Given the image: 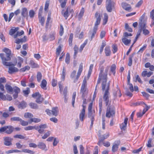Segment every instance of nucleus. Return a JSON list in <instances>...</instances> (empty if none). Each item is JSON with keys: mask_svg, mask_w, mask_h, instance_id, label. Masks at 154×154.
<instances>
[{"mask_svg": "<svg viewBox=\"0 0 154 154\" xmlns=\"http://www.w3.org/2000/svg\"><path fill=\"white\" fill-rule=\"evenodd\" d=\"M95 17L96 19V21L95 23L93 30L90 31L89 32L90 35H91V40H92L94 37L95 35L96 34L98 29V25L100 24L101 19L100 13L97 12L95 14Z\"/></svg>", "mask_w": 154, "mask_h": 154, "instance_id": "nucleus-1", "label": "nucleus"}, {"mask_svg": "<svg viewBox=\"0 0 154 154\" xmlns=\"http://www.w3.org/2000/svg\"><path fill=\"white\" fill-rule=\"evenodd\" d=\"M145 14L144 13L140 17V20L139 22V26L141 29V31H143V33L145 35H146L148 34L149 32L147 29H145L146 24V21L144 20L145 17Z\"/></svg>", "mask_w": 154, "mask_h": 154, "instance_id": "nucleus-2", "label": "nucleus"}, {"mask_svg": "<svg viewBox=\"0 0 154 154\" xmlns=\"http://www.w3.org/2000/svg\"><path fill=\"white\" fill-rule=\"evenodd\" d=\"M82 63H81L79 65V70L77 75H76V71L75 70L73 71L72 72L70 75L71 77L74 80V83H75L78 80L80 77L82 71Z\"/></svg>", "mask_w": 154, "mask_h": 154, "instance_id": "nucleus-3", "label": "nucleus"}, {"mask_svg": "<svg viewBox=\"0 0 154 154\" xmlns=\"http://www.w3.org/2000/svg\"><path fill=\"white\" fill-rule=\"evenodd\" d=\"M100 72L99 74V77L97 81V83H100V80H103V81H107V74L103 72L104 67L103 66H101L100 68Z\"/></svg>", "mask_w": 154, "mask_h": 154, "instance_id": "nucleus-4", "label": "nucleus"}, {"mask_svg": "<svg viewBox=\"0 0 154 154\" xmlns=\"http://www.w3.org/2000/svg\"><path fill=\"white\" fill-rule=\"evenodd\" d=\"M115 111L114 107H111L108 106L107 108L106 116V117L109 118L111 117L114 116Z\"/></svg>", "mask_w": 154, "mask_h": 154, "instance_id": "nucleus-5", "label": "nucleus"}, {"mask_svg": "<svg viewBox=\"0 0 154 154\" xmlns=\"http://www.w3.org/2000/svg\"><path fill=\"white\" fill-rule=\"evenodd\" d=\"M0 57L2 60V62L3 65L8 66L11 65V62H7L6 61L11 60H7V55L3 53L0 54Z\"/></svg>", "mask_w": 154, "mask_h": 154, "instance_id": "nucleus-6", "label": "nucleus"}, {"mask_svg": "<svg viewBox=\"0 0 154 154\" xmlns=\"http://www.w3.org/2000/svg\"><path fill=\"white\" fill-rule=\"evenodd\" d=\"M45 111L49 116L52 115L54 116H57L58 114L59 109L57 107H54L52 108L51 110L47 109Z\"/></svg>", "mask_w": 154, "mask_h": 154, "instance_id": "nucleus-7", "label": "nucleus"}, {"mask_svg": "<svg viewBox=\"0 0 154 154\" xmlns=\"http://www.w3.org/2000/svg\"><path fill=\"white\" fill-rule=\"evenodd\" d=\"M99 138L98 139L99 141L97 143V144L100 146H102V143L103 141V140L107 139L109 135V133H107L103 135H101L99 133L98 135Z\"/></svg>", "mask_w": 154, "mask_h": 154, "instance_id": "nucleus-8", "label": "nucleus"}, {"mask_svg": "<svg viewBox=\"0 0 154 154\" xmlns=\"http://www.w3.org/2000/svg\"><path fill=\"white\" fill-rule=\"evenodd\" d=\"M114 6V3L112 2L111 0H106V10L108 12H112Z\"/></svg>", "mask_w": 154, "mask_h": 154, "instance_id": "nucleus-9", "label": "nucleus"}, {"mask_svg": "<svg viewBox=\"0 0 154 154\" xmlns=\"http://www.w3.org/2000/svg\"><path fill=\"white\" fill-rule=\"evenodd\" d=\"M92 103H90L88 107V117L90 119H94L95 110H92Z\"/></svg>", "mask_w": 154, "mask_h": 154, "instance_id": "nucleus-10", "label": "nucleus"}, {"mask_svg": "<svg viewBox=\"0 0 154 154\" xmlns=\"http://www.w3.org/2000/svg\"><path fill=\"white\" fill-rule=\"evenodd\" d=\"M17 64V62L14 63H11V65L8 66H9L8 68V72L10 74H13L14 72H17L19 70L15 67L14 66Z\"/></svg>", "mask_w": 154, "mask_h": 154, "instance_id": "nucleus-11", "label": "nucleus"}, {"mask_svg": "<svg viewBox=\"0 0 154 154\" xmlns=\"http://www.w3.org/2000/svg\"><path fill=\"white\" fill-rule=\"evenodd\" d=\"M80 93L82 94V98H84L87 95L88 93V90L87 88V86H82Z\"/></svg>", "mask_w": 154, "mask_h": 154, "instance_id": "nucleus-12", "label": "nucleus"}, {"mask_svg": "<svg viewBox=\"0 0 154 154\" xmlns=\"http://www.w3.org/2000/svg\"><path fill=\"white\" fill-rule=\"evenodd\" d=\"M109 93L107 91H105L103 96V100L105 102L106 105L107 106L109 102Z\"/></svg>", "mask_w": 154, "mask_h": 154, "instance_id": "nucleus-13", "label": "nucleus"}, {"mask_svg": "<svg viewBox=\"0 0 154 154\" xmlns=\"http://www.w3.org/2000/svg\"><path fill=\"white\" fill-rule=\"evenodd\" d=\"M4 144L6 146H10L12 145L11 141L13 139L9 137H6L4 138Z\"/></svg>", "mask_w": 154, "mask_h": 154, "instance_id": "nucleus-14", "label": "nucleus"}, {"mask_svg": "<svg viewBox=\"0 0 154 154\" xmlns=\"http://www.w3.org/2000/svg\"><path fill=\"white\" fill-rule=\"evenodd\" d=\"M3 51L5 52L6 55H7V60H11V51L9 49L5 48L3 50Z\"/></svg>", "mask_w": 154, "mask_h": 154, "instance_id": "nucleus-15", "label": "nucleus"}, {"mask_svg": "<svg viewBox=\"0 0 154 154\" xmlns=\"http://www.w3.org/2000/svg\"><path fill=\"white\" fill-rule=\"evenodd\" d=\"M107 81H103L102 84V90L103 91H104L106 90L105 91H109V85L110 83L109 82L107 84H106Z\"/></svg>", "mask_w": 154, "mask_h": 154, "instance_id": "nucleus-16", "label": "nucleus"}, {"mask_svg": "<svg viewBox=\"0 0 154 154\" xmlns=\"http://www.w3.org/2000/svg\"><path fill=\"white\" fill-rule=\"evenodd\" d=\"M38 127V129L37 130L38 132L41 134L43 133L44 131V129H45L47 128V126L46 124H41Z\"/></svg>", "mask_w": 154, "mask_h": 154, "instance_id": "nucleus-17", "label": "nucleus"}, {"mask_svg": "<svg viewBox=\"0 0 154 154\" xmlns=\"http://www.w3.org/2000/svg\"><path fill=\"white\" fill-rule=\"evenodd\" d=\"M37 146L39 149L45 151H46L48 150L46 144L42 142H39Z\"/></svg>", "mask_w": 154, "mask_h": 154, "instance_id": "nucleus-18", "label": "nucleus"}, {"mask_svg": "<svg viewBox=\"0 0 154 154\" xmlns=\"http://www.w3.org/2000/svg\"><path fill=\"white\" fill-rule=\"evenodd\" d=\"M122 6L123 8L126 11H129L131 8L130 5L125 2H123L122 4Z\"/></svg>", "mask_w": 154, "mask_h": 154, "instance_id": "nucleus-19", "label": "nucleus"}, {"mask_svg": "<svg viewBox=\"0 0 154 154\" xmlns=\"http://www.w3.org/2000/svg\"><path fill=\"white\" fill-rule=\"evenodd\" d=\"M128 119L127 118H126L124 120V122L120 125V128L121 129L124 130L126 127Z\"/></svg>", "mask_w": 154, "mask_h": 154, "instance_id": "nucleus-20", "label": "nucleus"}, {"mask_svg": "<svg viewBox=\"0 0 154 154\" xmlns=\"http://www.w3.org/2000/svg\"><path fill=\"white\" fill-rule=\"evenodd\" d=\"M117 144H115L113 145L112 147V151L113 152H115L117 151L119 145L120 143V141L118 140L117 141Z\"/></svg>", "mask_w": 154, "mask_h": 154, "instance_id": "nucleus-21", "label": "nucleus"}, {"mask_svg": "<svg viewBox=\"0 0 154 154\" xmlns=\"http://www.w3.org/2000/svg\"><path fill=\"white\" fill-rule=\"evenodd\" d=\"M47 85V82L45 79L42 80L40 86L41 88L44 90H46L47 89L46 86Z\"/></svg>", "mask_w": 154, "mask_h": 154, "instance_id": "nucleus-22", "label": "nucleus"}, {"mask_svg": "<svg viewBox=\"0 0 154 154\" xmlns=\"http://www.w3.org/2000/svg\"><path fill=\"white\" fill-rule=\"evenodd\" d=\"M13 128L11 125L7 126L5 133L8 134H11L13 131Z\"/></svg>", "mask_w": 154, "mask_h": 154, "instance_id": "nucleus-23", "label": "nucleus"}, {"mask_svg": "<svg viewBox=\"0 0 154 154\" xmlns=\"http://www.w3.org/2000/svg\"><path fill=\"white\" fill-rule=\"evenodd\" d=\"M85 110L82 109L79 115V119L82 121H83L85 117Z\"/></svg>", "mask_w": 154, "mask_h": 154, "instance_id": "nucleus-24", "label": "nucleus"}, {"mask_svg": "<svg viewBox=\"0 0 154 154\" xmlns=\"http://www.w3.org/2000/svg\"><path fill=\"white\" fill-rule=\"evenodd\" d=\"M105 54L106 56H109L111 54V51L109 46H106L105 48Z\"/></svg>", "mask_w": 154, "mask_h": 154, "instance_id": "nucleus-25", "label": "nucleus"}, {"mask_svg": "<svg viewBox=\"0 0 154 154\" xmlns=\"http://www.w3.org/2000/svg\"><path fill=\"white\" fill-rule=\"evenodd\" d=\"M122 41L124 43V44L126 45L130 44L131 42L130 39H128L124 37L122 38Z\"/></svg>", "mask_w": 154, "mask_h": 154, "instance_id": "nucleus-26", "label": "nucleus"}, {"mask_svg": "<svg viewBox=\"0 0 154 154\" xmlns=\"http://www.w3.org/2000/svg\"><path fill=\"white\" fill-rule=\"evenodd\" d=\"M5 88L8 92H12L13 91V88L9 85L6 84L5 85Z\"/></svg>", "mask_w": 154, "mask_h": 154, "instance_id": "nucleus-27", "label": "nucleus"}, {"mask_svg": "<svg viewBox=\"0 0 154 154\" xmlns=\"http://www.w3.org/2000/svg\"><path fill=\"white\" fill-rule=\"evenodd\" d=\"M113 95L115 97H116L118 96L119 97H121L122 94L121 93L120 90L117 88L116 91L113 92Z\"/></svg>", "mask_w": 154, "mask_h": 154, "instance_id": "nucleus-28", "label": "nucleus"}, {"mask_svg": "<svg viewBox=\"0 0 154 154\" xmlns=\"http://www.w3.org/2000/svg\"><path fill=\"white\" fill-rule=\"evenodd\" d=\"M38 126H29L28 127H26L24 129L25 130L28 131L29 130H32L33 129L35 130H38Z\"/></svg>", "mask_w": 154, "mask_h": 154, "instance_id": "nucleus-29", "label": "nucleus"}, {"mask_svg": "<svg viewBox=\"0 0 154 154\" xmlns=\"http://www.w3.org/2000/svg\"><path fill=\"white\" fill-rule=\"evenodd\" d=\"M26 103L24 101L21 102L18 105V107L20 109H23L26 106Z\"/></svg>", "mask_w": 154, "mask_h": 154, "instance_id": "nucleus-30", "label": "nucleus"}, {"mask_svg": "<svg viewBox=\"0 0 154 154\" xmlns=\"http://www.w3.org/2000/svg\"><path fill=\"white\" fill-rule=\"evenodd\" d=\"M21 15L22 16L25 17L28 14L27 9L26 8H23L22 10Z\"/></svg>", "mask_w": 154, "mask_h": 154, "instance_id": "nucleus-31", "label": "nucleus"}, {"mask_svg": "<svg viewBox=\"0 0 154 154\" xmlns=\"http://www.w3.org/2000/svg\"><path fill=\"white\" fill-rule=\"evenodd\" d=\"M17 60L18 61L17 66L19 68H20L21 64L23 62V59L21 57H17Z\"/></svg>", "mask_w": 154, "mask_h": 154, "instance_id": "nucleus-32", "label": "nucleus"}, {"mask_svg": "<svg viewBox=\"0 0 154 154\" xmlns=\"http://www.w3.org/2000/svg\"><path fill=\"white\" fill-rule=\"evenodd\" d=\"M104 16L103 20V24L105 25L106 23L108 21V17L107 14L106 13H104Z\"/></svg>", "mask_w": 154, "mask_h": 154, "instance_id": "nucleus-33", "label": "nucleus"}, {"mask_svg": "<svg viewBox=\"0 0 154 154\" xmlns=\"http://www.w3.org/2000/svg\"><path fill=\"white\" fill-rule=\"evenodd\" d=\"M102 100L101 99H100L99 100V114L100 115H101V112L102 111Z\"/></svg>", "mask_w": 154, "mask_h": 154, "instance_id": "nucleus-34", "label": "nucleus"}, {"mask_svg": "<svg viewBox=\"0 0 154 154\" xmlns=\"http://www.w3.org/2000/svg\"><path fill=\"white\" fill-rule=\"evenodd\" d=\"M26 41L25 36H24L23 38L21 39H17L16 40L15 43L19 44L21 42H25Z\"/></svg>", "mask_w": 154, "mask_h": 154, "instance_id": "nucleus-35", "label": "nucleus"}, {"mask_svg": "<svg viewBox=\"0 0 154 154\" xmlns=\"http://www.w3.org/2000/svg\"><path fill=\"white\" fill-rule=\"evenodd\" d=\"M116 68V66L114 64H112L110 67V71L113 73L114 75H115V70Z\"/></svg>", "mask_w": 154, "mask_h": 154, "instance_id": "nucleus-36", "label": "nucleus"}, {"mask_svg": "<svg viewBox=\"0 0 154 154\" xmlns=\"http://www.w3.org/2000/svg\"><path fill=\"white\" fill-rule=\"evenodd\" d=\"M42 73L40 72H38L36 76L37 81L38 82H40L42 79Z\"/></svg>", "mask_w": 154, "mask_h": 154, "instance_id": "nucleus-37", "label": "nucleus"}, {"mask_svg": "<svg viewBox=\"0 0 154 154\" xmlns=\"http://www.w3.org/2000/svg\"><path fill=\"white\" fill-rule=\"evenodd\" d=\"M21 152L24 153H27L30 154H34L35 153V152L33 151L27 149H23L22 151H21Z\"/></svg>", "mask_w": 154, "mask_h": 154, "instance_id": "nucleus-38", "label": "nucleus"}, {"mask_svg": "<svg viewBox=\"0 0 154 154\" xmlns=\"http://www.w3.org/2000/svg\"><path fill=\"white\" fill-rule=\"evenodd\" d=\"M38 19L39 21L41 23V25L42 26H43L45 21L44 17L41 16H38Z\"/></svg>", "mask_w": 154, "mask_h": 154, "instance_id": "nucleus-39", "label": "nucleus"}, {"mask_svg": "<svg viewBox=\"0 0 154 154\" xmlns=\"http://www.w3.org/2000/svg\"><path fill=\"white\" fill-rule=\"evenodd\" d=\"M21 152V151L17 149H11L8 150L6 152V153L7 154L13 153L14 152L18 153Z\"/></svg>", "mask_w": 154, "mask_h": 154, "instance_id": "nucleus-40", "label": "nucleus"}, {"mask_svg": "<svg viewBox=\"0 0 154 154\" xmlns=\"http://www.w3.org/2000/svg\"><path fill=\"white\" fill-rule=\"evenodd\" d=\"M51 14H48V17L46 22V24L45 26V27L46 28H48L49 21L51 19Z\"/></svg>", "mask_w": 154, "mask_h": 154, "instance_id": "nucleus-41", "label": "nucleus"}, {"mask_svg": "<svg viewBox=\"0 0 154 154\" xmlns=\"http://www.w3.org/2000/svg\"><path fill=\"white\" fill-rule=\"evenodd\" d=\"M30 120L31 121V122L29 123H31V122H33L35 123H38L39 122L41 121V119H39L36 118H32L30 119Z\"/></svg>", "mask_w": 154, "mask_h": 154, "instance_id": "nucleus-42", "label": "nucleus"}, {"mask_svg": "<svg viewBox=\"0 0 154 154\" xmlns=\"http://www.w3.org/2000/svg\"><path fill=\"white\" fill-rule=\"evenodd\" d=\"M76 95V92H74L73 93L72 97V104L73 107H74V103L75 102V99Z\"/></svg>", "mask_w": 154, "mask_h": 154, "instance_id": "nucleus-43", "label": "nucleus"}, {"mask_svg": "<svg viewBox=\"0 0 154 154\" xmlns=\"http://www.w3.org/2000/svg\"><path fill=\"white\" fill-rule=\"evenodd\" d=\"M43 100V98L42 97V96H41V97H38L36 98V102L39 104H41L42 103Z\"/></svg>", "mask_w": 154, "mask_h": 154, "instance_id": "nucleus-44", "label": "nucleus"}, {"mask_svg": "<svg viewBox=\"0 0 154 154\" xmlns=\"http://www.w3.org/2000/svg\"><path fill=\"white\" fill-rule=\"evenodd\" d=\"M18 30V28H16L14 29H11L9 32V34L11 35H12L14 34Z\"/></svg>", "mask_w": 154, "mask_h": 154, "instance_id": "nucleus-45", "label": "nucleus"}, {"mask_svg": "<svg viewBox=\"0 0 154 154\" xmlns=\"http://www.w3.org/2000/svg\"><path fill=\"white\" fill-rule=\"evenodd\" d=\"M106 45V44L105 42L104 41H103L100 50V54H101L102 52L103 49V48Z\"/></svg>", "mask_w": 154, "mask_h": 154, "instance_id": "nucleus-46", "label": "nucleus"}, {"mask_svg": "<svg viewBox=\"0 0 154 154\" xmlns=\"http://www.w3.org/2000/svg\"><path fill=\"white\" fill-rule=\"evenodd\" d=\"M20 118L18 117H14L11 118V120L13 121H19L21 120Z\"/></svg>", "mask_w": 154, "mask_h": 154, "instance_id": "nucleus-47", "label": "nucleus"}, {"mask_svg": "<svg viewBox=\"0 0 154 154\" xmlns=\"http://www.w3.org/2000/svg\"><path fill=\"white\" fill-rule=\"evenodd\" d=\"M88 39H86L84 42V43L81 45L80 47L79 51L81 52L83 50V48L87 44L88 42Z\"/></svg>", "mask_w": 154, "mask_h": 154, "instance_id": "nucleus-48", "label": "nucleus"}, {"mask_svg": "<svg viewBox=\"0 0 154 154\" xmlns=\"http://www.w3.org/2000/svg\"><path fill=\"white\" fill-rule=\"evenodd\" d=\"M24 34V32L22 30L20 32H17L16 34L14 35V38H16L18 36H20Z\"/></svg>", "mask_w": 154, "mask_h": 154, "instance_id": "nucleus-49", "label": "nucleus"}, {"mask_svg": "<svg viewBox=\"0 0 154 154\" xmlns=\"http://www.w3.org/2000/svg\"><path fill=\"white\" fill-rule=\"evenodd\" d=\"M33 117V116L32 114L29 112H27L25 113L24 117L25 118H29L31 119Z\"/></svg>", "mask_w": 154, "mask_h": 154, "instance_id": "nucleus-50", "label": "nucleus"}, {"mask_svg": "<svg viewBox=\"0 0 154 154\" xmlns=\"http://www.w3.org/2000/svg\"><path fill=\"white\" fill-rule=\"evenodd\" d=\"M14 137L15 138H18L21 139H23L26 138L25 136L21 134L15 135L14 136Z\"/></svg>", "mask_w": 154, "mask_h": 154, "instance_id": "nucleus-51", "label": "nucleus"}, {"mask_svg": "<svg viewBox=\"0 0 154 154\" xmlns=\"http://www.w3.org/2000/svg\"><path fill=\"white\" fill-rule=\"evenodd\" d=\"M29 105L32 108L34 109L38 108V106L37 104L35 103H29Z\"/></svg>", "mask_w": 154, "mask_h": 154, "instance_id": "nucleus-52", "label": "nucleus"}, {"mask_svg": "<svg viewBox=\"0 0 154 154\" xmlns=\"http://www.w3.org/2000/svg\"><path fill=\"white\" fill-rule=\"evenodd\" d=\"M49 0H47L45 2L44 8L45 10V11H47V10L48 8V7L49 4Z\"/></svg>", "mask_w": 154, "mask_h": 154, "instance_id": "nucleus-53", "label": "nucleus"}, {"mask_svg": "<svg viewBox=\"0 0 154 154\" xmlns=\"http://www.w3.org/2000/svg\"><path fill=\"white\" fill-rule=\"evenodd\" d=\"M30 64L32 66V68H37L38 67V65L35 63L32 60L30 61Z\"/></svg>", "mask_w": 154, "mask_h": 154, "instance_id": "nucleus-54", "label": "nucleus"}, {"mask_svg": "<svg viewBox=\"0 0 154 154\" xmlns=\"http://www.w3.org/2000/svg\"><path fill=\"white\" fill-rule=\"evenodd\" d=\"M64 32V28L61 24L60 25V29L59 31V34L60 36H62Z\"/></svg>", "mask_w": 154, "mask_h": 154, "instance_id": "nucleus-55", "label": "nucleus"}, {"mask_svg": "<svg viewBox=\"0 0 154 154\" xmlns=\"http://www.w3.org/2000/svg\"><path fill=\"white\" fill-rule=\"evenodd\" d=\"M70 60V55L69 53H67L66 55L65 59V62L67 64H69V63Z\"/></svg>", "mask_w": 154, "mask_h": 154, "instance_id": "nucleus-56", "label": "nucleus"}, {"mask_svg": "<svg viewBox=\"0 0 154 154\" xmlns=\"http://www.w3.org/2000/svg\"><path fill=\"white\" fill-rule=\"evenodd\" d=\"M133 57V55L132 54L131 55H130L129 56V62L128 63V65L129 66H131L132 64V58Z\"/></svg>", "mask_w": 154, "mask_h": 154, "instance_id": "nucleus-57", "label": "nucleus"}, {"mask_svg": "<svg viewBox=\"0 0 154 154\" xmlns=\"http://www.w3.org/2000/svg\"><path fill=\"white\" fill-rule=\"evenodd\" d=\"M73 34L72 33H71L70 34L69 39V44L70 45H72V39L73 38Z\"/></svg>", "mask_w": 154, "mask_h": 154, "instance_id": "nucleus-58", "label": "nucleus"}, {"mask_svg": "<svg viewBox=\"0 0 154 154\" xmlns=\"http://www.w3.org/2000/svg\"><path fill=\"white\" fill-rule=\"evenodd\" d=\"M61 51V47L60 46H59L57 48V49L56 55L57 56H59L60 54V53Z\"/></svg>", "mask_w": 154, "mask_h": 154, "instance_id": "nucleus-59", "label": "nucleus"}, {"mask_svg": "<svg viewBox=\"0 0 154 154\" xmlns=\"http://www.w3.org/2000/svg\"><path fill=\"white\" fill-rule=\"evenodd\" d=\"M20 124L23 126H26L28 124V122H27L24 121L22 120V119H21V120L20 121Z\"/></svg>", "mask_w": 154, "mask_h": 154, "instance_id": "nucleus-60", "label": "nucleus"}, {"mask_svg": "<svg viewBox=\"0 0 154 154\" xmlns=\"http://www.w3.org/2000/svg\"><path fill=\"white\" fill-rule=\"evenodd\" d=\"M85 10L83 8H82V9L81 10L80 12L79 15V19H81L82 17L83 16Z\"/></svg>", "mask_w": 154, "mask_h": 154, "instance_id": "nucleus-61", "label": "nucleus"}, {"mask_svg": "<svg viewBox=\"0 0 154 154\" xmlns=\"http://www.w3.org/2000/svg\"><path fill=\"white\" fill-rule=\"evenodd\" d=\"M13 91L15 93H19L20 92V89L17 86H15L13 88Z\"/></svg>", "mask_w": 154, "mask_h": 154, "instance_id": "nucleus-62", "label": "nucleus"}, {"mask_svg": "<svg viewBox=\"0 0 154 154\" xmlns=\"http://www.w3.org/2000/svg\"><path fill=\"white\" fill-rule=\"evenodd\" d=\"M67 0H64L60 2V3L61 6L62 8H64L66 6Z\"/></svg>", "mask_w": 154, "mask_h": 154, "instance_id": "nucleus-63", "label": "nucleus"}, {"mask_svg": "<svg viewBox=\"0 0 154 154\" xmlns=\"http://www.w3.org/2000/svg\"><path fill=\"white\" fill-rule=\"evenodd\" d=\"M125 29L127 30L128 31L130 32H132V29L129 27V25L127 23L125 24Z\"/></svg>", "mask_w": 154, "mask_h": 154, "instance_id": "nucleus-64", "label": "nucleus"}]
</instances>
